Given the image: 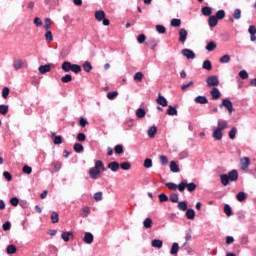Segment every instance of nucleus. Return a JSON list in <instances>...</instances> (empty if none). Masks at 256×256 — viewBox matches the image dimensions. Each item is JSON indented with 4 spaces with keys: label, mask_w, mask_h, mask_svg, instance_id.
<instances>
[{
    "label": "nucleus",
    "mask_w": 256,
    "mask_h": 256,
    "mask_svg": "<svg viewBox=\"0 0 256 256\" xmlns=\"http://www.w3.org/2000/svg\"><path fill=\"white\" fill-rule=\"evenodd\" d=\"M186 189L187 191H189V193H193V191L197 189V184H195L194 182L187 183L186 181Z\"/></svg>",
    "instance_id": "nucleus-42"
},
{
    "label": "nucleus",
    "mask_w": 256,
    "mask_h": 256,
    "mask_svg": "<svg viewBox=\"0 0 256 256\" xmlns=\"http://www.w3.org/2000/svg\"><path fill=\"white\" fill-rule=\"evenodd\" d=\"M82 67L86 73H91V71H93V65H91V62L89 61H85Z\"/></svg>",
    "instance_id": "nucleus-34"
},
{
    "label": "nucleus",
    "mask_w": 256,
    "mask_h": 256,
    "mask_svg": "<svg viewBox=\"0 0 256 256\" xmlns=\"http://www.w3.org/2000/svg\"><path fill=\"white\" fill-rule=\"evenodd\" d=\"M151 245L155 249H161L163 247V240L154 239V240L151 241Z\"/></svg>",
    "instance_id": "nucleus-28"
},
{
    "label": "nucleus",
    "mask_w": 256,
    "mask_h": 256,
    "mask_svg": "<svg viewBox=\"0 0 256 256\" xmlns=\"http://www.w3.org/2000/svg\"><path fill=\"white\" fill-rule=\"evenodd\" d=\"M107 171V168H105V164L101 160H96L94 167L90 168L89 170V177L90 179L97 180L99 177H101V173H105Z\"/></svg>",
    "instance_id": "nucleus-1"
},
{
    "label": "nucleus",
    "mask_w": 256,
    "mask_h": 256,
    "mask_svg": "<svg viewBox=\"0 0 256 256\" xmlns=\"http://www.w3.org/2000/svg\"><path fill=\"white\" fill-rule=\"evenodd\" d=\"M177 203V208L179 209V211H187L189 209L187 201H178Z\"/></svg>",
    "instance_id": "nucleus-32"
},
{
    "label": "nucleus",
    "mask_w": 256,
    "mask_h": 256,
    "mask_svg": "<svg viewBox=\"0 0 256 256\" xmlns=\"http://www.w3.org/2000/svg\"><path fill=\"white\" fill-rule=\"evenodd\" d=\"M9 203H10V205H12V207H17L20 203V200L17 196H14V197L10 198Z\"/></svg>",
    "instance_id": "nucleus-55"
},
{
    "label": "nucleus",
    "mask_w": 256,
    "mask_h": 256,
    "mask_svg": "<svg viewBox=\"0 0 256 256\" xmlns=\"http://www.w3.org/2000/svg\"><path fill=\"white\" fill-rule=\"evenodd\" d=\"M206 83L207 87H217L219 85V76H208Z\"/></svg>",
    "instance_id": "nucleus-5"
},
{
    "label": "nucleus",
    "mask_w": 256,
    "mask_h": 256,
    "mask_svg": "<svg viewBox=\"0 0 256 256\" xmlns=\"http://www.w3.org/2000/svg\"><path fill=\"white\" fill-rule=\"evenodd\" d=\"M239 180V172L236 169L229 171L227 174L220 175V183L227 187L229 183H235Z\"/></svg>",
    "instance_id": "nucleus-2"
},
{
    "label": "nucleus",
    "mask_w": 256,
    "mask_h": 256,
    "mask_svg": "<svg viewBox=\"0 0 256 256\" xmlns=\"http://www.w3.org/2000/svg\"><path fill=\"white\" fill-rule=\"evenodd\" d=\"M22 173H25L26 175H31L33 173V168L29 165H24L22 168Z\"/></svg>",
    "instance_id": "nucleus-57"
},
{
    "label": "nucleus",
    "mask_w": 256,
    "mask_h": 256,
    "mask_svg": "<svg viewBox=\"0 0 256 256\" xmlns=\"http://www.w3.org/2000/svg\"><path fill=\"white\" fill-rule=\"evenodd\" d=\"M218 21H221V19H225V10L221 9L216 12V15H214Z\"/></svg>",
    "instance_id": "nucleus-54"
},
{
    "label": "nucleus",
    "mask_w": 256,
    "mask_h": 256,
    "mask_svg": "<svg viewBox=\"0 0 256 256\" xmlns=\"http://www.w3.org/2000/svg\"><path fill=\"white\" fill-rule=\"evenodd\" d=\"M107 168L110 169V171H112V173H117L119 171L120 164L117 161H112V162L108 163Z\"/></svg>",
    "instance_id": "nucleus-14"
},
{
    "label": "nucleus",
    "mask_w": 256,
    "mask_h": 256,
    "mask_svg": "<svg viewBox=\"0 0 256 256\" xmlns=\"http://www.w3.org/2000/svg\"><path fill=\"white\" fill-rule=\"evenodd\" d=\"M223 107H225V109H227V111L230 115H231V113H233V111H235V108H233V102H231V99H229V98L222 99V103L219 104V108L223 109Z\"/></svg>",
    "instance_id": "nucleus-4"
},
{
    "label": "nucleus",
    "mask_w": 256,
    "mask_h": 256,
    "mask_svg": "<svg viewBox=\"0 0 256 256\" xmlns=\"http://www.w3.org/2000/svg\"><path fill=\"white\" fill-rule=\"evenodd\" d=\"M145 115H147V112L143 108H138L136 110V117L138 119H143L145 118Z\"/></svg>",
    "instance_id": "nucleus-40"
},
{
    "label": "nucleus",
    "mask_w": 256,
    "mask_h": 256,
    "mask_svg": "<svg viewBox=\"0 0 256 256\" xmlns=\"http://www.w3.org/2000/svg\"><path fill=\"white\" fill-rule=\"evenodd\" d=\"M13 67H14L15 71H19V69H21V67H23V60H21V59L15 60L13 63Z\"/></svg>",
    "instance_id": "nucleus-50"
},
{
    "label": "nucleus",
    "mask_w": 256,
    "mask_h": 256,
    "mask_svg": "<svg viewBox=\"0 0 256 256\" xmlns=\"http://www.w3.org/2000/svg\"><path fill=\"white\" fill-rule=\"evenodd\" d=\"M51 67H55L53 64H44L38 67V71L41 75L51 72Z\"/></svg>",
    "instance_id": "nucleus-7"
},
{
    "label": "nucleus",
    "mask_w": 256,
    "mask_h": 256,
    "mask_svg": "<svg viewBox=\"0 0 256 256\" xmlns=\"http://www.w3.org/2000/svg\"><path fill=\"white\" fill-rule=\"evenodd\" d=\"M9 93H11V90L9 89V87L5 86L2 89V97H3V99H7L9 97Z\"/></svg>",
    "instance_id": "nucleus-62"
},
{
    "label": "nucleus",
    "mask_w": 256,
    "mask_h": 256,
    "mask_svg": "<svg viewBox=\"0 0 256 256\" xmlns=\"http://www.w3.org/2000/svg\"><path fill=\"white\" fill-rule=\"evenodd\" d=\"M224 213L227 217H231V215H233V208H231V205L229 204L224 205Z\"/></svg>",
    "instance_id": "nucleus-39"
},
{
    "label": "nucleus",
    "mask_w": 256,
    "mask_h": 256,
    "mask_svg": "<svg viewBox=\"0 0 256 256\" xmlns=\"http://www.w3.org/2000/svg\"><path fill=\"white\" fill-rule=\"evenodd\" d=\"M94 17L96 19V21L103 23L104 27H109V25H111V21L109 20V18L106 17L105 11L103 10H98L95 12Z\"/></svg>",
    "instance_id": "nucleus-3"
},
{
    "label": "nucleus",
    "mask_w": 256,
    "mask_h": 256,
    "mask_svg": "<svg viewBox=\"0 0 256 256\" xmlns=\"http://www.w3.org/2000/svg\"><path fill=\"white\" fill-rule=\"evenodd\" d=\"M44 37L47 43H53V32L51 30L46 31Z\"/></svg>",
    "instance_id": "nucleus-47"
},
{
    "label": "nucleus",
    "mask_w": 256,
    "mask_h": 256,
    "mask_svg": "<svg viewBox=\"0 0 256 256\" xmlns=\"http://www.w3.org/2000/svg\"><path fill=\"white\" fill-rule=\"evenodd\" d=\"M231 61V56L229 54L223 55L219 58V63L225 64Z\"/></svg>",
    "instance_id": "nucleus-49"
},
{
    "label": "nucleus",
    "mask_w": 256,
    "mask_h": 256,
    "mask_svg": "<svg viewBox=\"0 0 256 256\" xmlns=\"http://www.w3.org/2000/svg\"><path fill=\"white\" fill-rule=\"evenodd\" d=\"M88 124H89V121L86 120L85 117H80V118H79L78 125H79L80 127L85 128V127H87Z\"/></svg>",
    "instance_id": "nucleus-56"
},
{
    "label": "nucleus",
    "mask_w": 256,
    "mask_h": 256,
    "mask_svg": "<svg viewBox=\"0 0 256 256\" xmlns=\"http://www.w3.org/2000/svg\"><path fill=\"white\" fill-rule=\"evenodd\" d=\"M249 165H251V159L249 157H244L240 160L242 171L249 169Z\"/></svg>",
    "instance_id": "nucleus-10"
},
{
    "label": "nucleus",
    "mask_w": 256,
    "mask_h": 256,
    "mask_svg": "<svg viewBox=\"0 0 256 256\" xmlns=\"http://www.w3.org/2000/svg\"><path fill=\"white\" fill-rule=\"evenodd\" d=\"M156 103L158 105H161V107H167V105H169V101H167V98H165V96L161 95V93L158 94Z\"/></svg>",
    "instance_id": "nucleus-13"
},
{
    "label": "nucleus",
    "mask_w": 256,
    "mask_h": 256,
    "mask_svg": "<svg viewBox=\"0 0 256 256\" xmlns=\"http://www.w3.org/2000/svg\"><path fill=\"white\" fill-rule=\"evenodd\" d=\"M145 169H151L153 167V160L151 158H146L143 163Z\"/></svg>",
    "instance_id": "nucleus-48"
},
{
    "label": "nucleus",
    "mask_w": 256,
    "mask_h": 256,
    "mask_svg": "<svg viewBox=\"0 0 256 256\" xmlns=\"http://www.w3.org/2000/svg\"><path fill=\"white\" fill-rule=\"evenodd\" d=\"M186 211V218L190 221H193L195 219V210L193 208H188Z\"/></svg>",
    "instance_id": "nucleus-29"
},
{
    "label": "nucleus",
    "mask_w": 256,
    "mask_h": 256,
    "mask_svg": "<svg viewBox=\"0 0 256 256\" xmlns=\"http://www.w3.org/2000/svg\"><path fill=\"white\" fill-rule=\"evenodd\" d=\"M212 137H213V139H215L216 141H221V139H223V131L220 130L219 128H216V129L212 132Z\"/></svg>",
    "instance_id": "nucleus-17"
},
{
    "label": "nucleus",
    "mask_w": 256,
    "mask_h": 256,
    "mask_svg": "<svg viewBox=\"0 0 256 256\" xmlns=\"http://www.w3.org/2000/svg\"><path fill=\"white\" fill-rule=\"evenodd\" d=\"M177 189H178V191H180V193H185V189H187V181H181L177 185Z\"/></svg>",
    "instance_id": "nucleus-43"
},
{
    "label": "nucleus",
    "mask_w": 256,
    "mask_h": 256,
    "mask_svg": "<svg viewBox=\"0 0 256 256\" xmlns=\"http://www.w3.org/2000/svg\"><path fill=\"white\" fill-rule=\"evenodd\" d=\"M181 53L184 57H186V59H195V57H197L195 52L189 48L183 49Z\"/></svg>",
    "instance_id": "nucleus-8"
},
{
    "label": "nucleus",
    "mask_w": 256,
    "mask_h": 256,
    "mask_svg": "<svg viewBox=\"0 0 256 256\" xmlns=\"http://www.w3.org/2000/svg\"><path fill=\"white\" fill-rule=\"evenodd\" d=\"M179 253V243L174 242L170 249V255H177Z\"/></svg>",
    "instance_id": "nucleus-35"
},
{
    "label": "nucleus",
    "mask_w": 256,
    "mask_h": 256,
    "mask_svg": "<svg viewBox=\"0 0 256 256\" xmlns=\"http://www.w3.org/2000/svg\"><path fill=\"white\" fill-rule=\"evenodd\" d=\"M114 153L115 155H123V153H125V147L123 146V144H117L114 147Z\"/></svg>",
    "instance_id": "nucleus-26"
},
{
    "label": "nucleus",
    "mask_w": 256,
    "mask_h": 256,
    "mask_svg": "<svg viewBox=\"0 0 256 256\" xmlns=\"http://www.w3.org/2000/svg\"><path fill=\"white\" fill-rule=\"evenodd\" d=\"M229 139L233 140L235 137H237V127H232V129L228 133Z\"/></svg>",
    "instance_id": "nucleus-51"
},
{
    "label": "nucleus",
    "mask_w": 256,
    "mask_h": 256,
    "mask_svg": "<svg viewBox=\"0 0 256 256\" xmlns=\"http://www.w3.org/2000/svg\"><path fill=\"white\" fill-rule=\"evenodd\" d=\"M9 113V105L0 104V115H7Z\"/></svg>",
    "instance_id": "nucleus-46"
},
{
    "label": "nucleus",
    "mask_w": 256,
    "mask_h": 256,
    "mask_svg": "<svg viewBox=\"0 0 256 256\" xmlns=\"http://www.w3.org/2000/svg\"><path fill=\"white\" fill-rule=\"evenodd\" d=\"M206 51H215L217 49V43L215 41H210L205 47Z\"/></svg>",
    "instance_id": "nucleus-31"
},
{
    "label": "nucleus",
    "mask_w": 256,
    "mask_h": 256,
    "mask_svg": "<svg viewBox=\"0 0 256 256\" xmlns=\"http://www.w3.org/2000/svg\"><path fill=\"white\" fill-rule=\"evenodd\" d=\"M202 69H205L206 71H211V69H213V64H211V60H204L202 64Z\"/></svg>",
    "instance_id": "nucleus-37"
},
{
    "label": "nucleus",
    "mask_w": 256,
    "mask_h": 256,
    "mask_svg": "<svg viewBox=\"0 0 256 256\" xmlns=\"http://www.w3.org/2000/svg\"><path fill=\"white\" fill-rule=\"evenodd\" d=\"M143 77H145V75L143 74V72H136L134 74V81H136V83H141V81H143Z\"/></svg>",
    "instance_id": "nucleus-38"
},
{
    "label": "nucleus",
    "mask_w": 256,
    "mask_h": 256,
    "mask_svg": "<svg viewBox=\"0 0 256 256\" xmlns=\"http://www.w3.org/2000/svg\"><path fill=\"white\" fill-rule=\"evenodd\" d=\"M187 31L185 30V28H182L179 30V41L180 43H185L187 41Z\"/></svg>",
    "instance_id": "nucleus-21"
},
{
    "label": "nucleus",
    "mask_w": 256,
    "mask_h": 256,
    "mask_svg": "<svg viewBox=\"0 0 256 256\" xmlns=\"http://www.w3.org/2000/svg\"><path fill=\"white\" fill-rule=\"evenodd\" d=\"M236 199L239 203H243L247 199V193L240 191L236 194Z\"/></svg>",
    "instance_id": "nucleus-30"
},
{
    "label": "nucleus",
    "mask_w": 256,
    "mask_h": 256,
    "mask_svg": "<svg viewBox=\"0 0 256 256\" xmlns=\"http://www.w3.org/2000/svg\"><path fill=\"white\" fill-rule=\"evenodd\" d=\"M95 239V236H93V233L86 232L83 237V241L86 243V245H91Z\"/></svg>",
    "instance_id": "nucleus-15"
},
{
    "label": "nucleus",
    "mask_w": 256,
    "mask_h": 256,
    "mask_svg": "<svg viewBox=\"0 0 256 256\" xmlns=\"http://www.w3.org/2000/svg\"><path fill=\"white\" fill-rule=\"evenodd\" d=\"M218 23H219V20L216 18L215 15L209 16L208 25L209 27H211V29H213V27H217Z\"/></svg>",
    "instance_id": "nucleus-19"
},
{
    "label": "nucleus",
    "mask_w": 256,
    "mask_h": 256,
    "mask_svg": "<svg viewBox=\"0 0 256 256\" xmlns=\"http://www.w3.org/2000/svg\"><path fill=\"white\" fill-rule=\"evenodd\" d=\"M168 200L171 201V203H178L179 202V194H177V193L170 194Z\"/></svg>",
    "instance_id": "nucleus-53"
},
{
    "label": "nucleus",
    "mask_w": 256,
    "mask_h": 256,
    "mask_svg": "<svg viewBox=\"0 0 256 256\" xmlns=\"http://www.w3.org/2000/svg\"><path fill=\"white\" fill-rule=\"evenodd\" d=\"M143 226L145 229H151V227H153V219L151 218H146L144 221H143Z\"/></svg>",
    "instance_id": "nucleus-41"
},
{
    "label": "nucleus",
    "mask_w": 256,
    "mask_h": 256,
    "mask_svg": "<svg viewBox=\"0 0 256 256\" xmlns=\"http://www.w3.org/2000/svg\"><path fill=\"white\" fill-rule=\"evenodd\" d=\"M235 19L236 20L241 19V9H239V8L234 10L233 17L232 16L229 17V22L233 23L235 21Z\"/></svg>",
    "instance_id": "nucleus-20"
},
{
    "label": "nucleus",
    "mask_w": 256,
    "mask_h": 256,
    "mask_svg": "<svg viewBox=\"0 0 256 256\" xmlns=\"http://www.w3.org/2000/svg\"><path fill=\"white\" fill-rule=\"evenodd\" d=\"M118 95H119V92L117 91L108 92L107 99H109V101H113Z\"/></svg>",
    "instance_id": "nucleus-60"
},
{
    "label": "nucleus",
    "mask_w": 256,
    "mask_h": 256,
    "mask_svg": "<svg viewBox=\"0 0 256 256\" xmlns=\"http://www.w3.org/2000/svg\"><path fill=\"white\" fill-rule=\"evenodd\" d=\"M51 138L54 145H61L63 143V136L57 135L55 132H51Z\"/></svg>",
    "instance_id": "nucleus-12"
},
{
    "label": "nucleus",
    "mask_w": 256,
    "mask_h": 256,
    "mask_svg": "<svg viewBox=\"0 0 256 256\" xmlns=\"http://www.w3.org/2000/svg\"><path fill=\"white\" fill-rule=\"evenodd\" d=\"M201 13L205 17H210L213 13V8H211L209 6H204V7L201 8Z\"/></svg>",
    "instance_id": "nucleus-25"
},
{
    "label": "nucleus",
    "mask_w": 256,
    "mask_h": 256,
    "mask_svg": "<svg viewBox=\"0 0 256 256\" xmlns=\"http://www.w3.org/2000/svg\"><path fill=\"white\" fill-rule=\"evenodd\" d=\"M6 253L7 255H15V253H17V246L13 244L8 245L6 248Z\"/></svg>",
    "instance_id": "nucleus-27"
},
{
    "label": "nucleus",
    "mask_w": 256,
    "mask_h": 256,
    "mask_svg": "<svg viewBox=\"0 0 256 256\" xmlns=\"http://www.w3.org/2000/svg\"><path fill=\"white\" fill-rule=\"evenodd\" d=\"M171 27H181V19L174 18L170 21Z\"/></svg>",
    "instance_id": "nucleus-59"
},
{
    "label": "nucleus",
    "mask_w": 256,
    "mask_h": 256,
    "mask_svg": "<svg viewBox=\"0 0 256 256\" xmlns=\"http://www.w3.org/2000/svg\"><path fill=\"white\" fill-rule=\"evenodd\" d=\"M120 169H122V171H129V169H131V162L125 161L120 163Z\"/></svg>",
    "instance_id": "nucleus-44"
},
{
    "label": "nucleus",
    "mask_w": 256,
    "mask_h": 256,
    "mask_svg": "<svg viewBox=\"0 0 256 256\" xmlns=\"http://www.w3.org/2000/svg\"><path fill=\"white\" fill-rule=\"evenodd\" d=\"M62 83H71L73 81V76L71 74H66L61 77Z\"/></svg>",
    "instance_id": "nucleus-52"
},
{
    "label": "nucleus",
    "mask_w": 256,
    "mask_h": 256,
    "mask_svg": "<svg viewBox=\"0 0 256 256\" xmlns=\"http://www.w3.org/2000/svg\"><path fill=\"white\" fill-rule=\"evenodd\" d=\"M194 103H197L198 105H207L209 99H207V96L198 95L194 98Z\"/></svg>",
    "instance_id": "nucleus-9"
},
{
    "label": "nucleus",
    "mask_w": 256,
    "mask_h": 256,
    "mask_svg": "<svg viewBox=\"0 0 256 256\" xmlns=\"http://www.w3.org/2000/svg\"><path fill=\"white\" fill-rule=\"evenodd\" d=\"M73 149L75 153H83V151H85V147H83V144L81 143H75Z\"/></svg>",
    "instance_id": "nucleus-36"
},
{
    "label": "nucleus",
    "mask_w": 256,
    "mask_h": 256,
    "mask_svg": "<svg viewBox=\"0 0 256 256\" xmlns=\"http://www.w3.org/2000/svg\"><path fill=\"white\" fill-rule=\"evenodd\" d=\"M148 137L150 139H155V135H157V126L152 125L147 131Z\"/></svg>",
    "instance_id": "nucleus-24"
},
{
    "label": "nucleus",
    "mask_w": 256,
    "mask_h": 256,
    "mask_svg": "<svg viewBox=\"0 0 256 256\" xmlns=\"http://www.w3.org/2000/svg\"><path fill=\"white\" fill-rule=\"evenodd\" d=\"M229 126V123L227 121L218 120V125L216 129H219L220 131H224V129H227Z\"/></svg>",
    "instance_id": "nucleus-33"
},
{
    "label": "nucleus",
    "mask_w": 256,
    "mask_h": 256,
    "mask_svg": "<svg viewBox=\"0 0 256 256\" xmlns=\"http://www.w3.org/2000/svg\"><path fill=\"white\" fill-rule=\"evenodd\" d=\"M50 219L52 223H59V213L52 212Z\"/></svg>",
    "instance_id": "nucleus-64"
},
{
    "label": "nucleus",
    "mask_w": 256,
    "mask_h": 256,
    "mask_svg": "<svg viewBox=\"0 0 256 256\" xmlns=\"http://www.w3.org/2000/svg\"><path fill=\"white\" fill-rule=\"evenodd\" d=\"M210 95L212 97L213 101H217L218 99H221V91H219V88L213 87L210 91Z\"/></svg>",
    "instance_id": "nucleus-11"
},
{
    "label": "nucleus",
    "mask_w": 256,
    "mask_h": 256,
    "mask_svg": "<svg viewBox=\"0 0 256 256\" xmlns=\"http://www.w3.org/2000/svg\"><path fill=\"white\" fill-rule=\"evenodd\" d=\"M167 115H169L170 117H175L178 115V111H177V107L176 106H168V109L166 111Z\"/></svg>",
    "instance_id": "nucleus-23"
},
{
    "label": "nucleus",
    "mask_w": 256,
    "mask_h": 256,
    "mask_svg": "<svg viewBox=\"0 0 256 256\" xmlns=\"http://www.w3.org/2000/svg\"><path fill=\"white\" fill-rule=\"evenodd\" d=\"M77 141H79L80 143H83L84 141H87V135H85V133L83 132H79L77 134V137H76Z\"/></svg>",
    "instance_id": "nucleus-58"
},
{
    "label": "nucleus",
    "mask_w": 256,
    "mask_h": 256,
    "mask_svg": "<svg viewBox=\"0 0 256 256\" xmlns=\"http://www.w3.org/2000/svg\"><path fill=\"white\" fill-rule=\"evenodd\" d=\"M158 199H159L160 203H166V201H169V196H167V194H165V193H160L158 195Z\"/></svg>",
    "instance_id": "nucleus-61"
},
{
    "label": "nucleus",
    "mask_w": 256,
    "mask_h": 256,
    "mask_svg": "<svg viewBox=\"0 0 256 256\" xmlns=\"http://www.w3.org/2000/svg\"><path fill=\"white\" fill-rule=\"evenodd\" d=\"M74 235L73 232H62L61 239L64 243H69L70 239H73Z\"/></svg>",
    "instance_id": "nucleus-18"
},
{
    "label": "nucleus",
    "mask_w": 256,
    "mask_h": 256,
    "mask_svg": "<svg viewBox=\"0 0 256 256\" xmlns=\"http://www.w3.org/2000/svg\"><path fill=\"white\" fill-rule=\"evenodd\" d=\"M147 47H149L152 51H157V45H159V40L155 38H149L146 41Z\"/></svg>",
    "instance_id": "nucleus-6"
},
{
    "label": "nucleus",
    "mask_w": 256,
    "mask_h": 256,
    "mask_svg": "<svg viewBox=\"0 0 256 256\" xmlns=\"http://www.w3.org/2000/svg\"><path fill=\"white\" fill-rule=\"evenodd\" d=\"M170 171L172 173H179V171H181V169L179 168V164L177 163V161L172 160L170 162Z\"/></svg>",
    "instance_id": "nucleus-22"
},
{
    "label": "nucleus",
    "mask_w": 256,
    "mask_h": 256,
    "mask_svg": "<svg viewBox=\"0 0 256 256\" xmlns=\"http://www.w3.org/2000/svg\"><path fill=\"white\" fill-rule=\"evenodd\" d=\"M82 69H81V65L79 64H73L72 65V73H75L76 75L81 73Z\"/></svg>",
    "instance_id": "nucleus-63"
},
{
    "label": "nucleus",
    "mask_w": 256,
    "mask_h": 256,
    "mask_svg": "<svg viewBox=\"0 0 256 256\" xmlns=\"http://www.w3.org/2000/svg\"><path fill=\"white\" fill-rule=\"evenodd\" d=\"M156 31L160 35H165V33H167V28H165L164 25L158 24V25H156Z\"/></svg>",
    "instance_id": "nucleus-45"
},
{
    "label": "nucleus",
    "mask_w": 256,
    "mask_h": 256,
    "mask_svg": "<svg viewBox=\"0 0 256 256\" xmlns=\"http://www.w3.org/2000/svg\"><path fill=\"white\" fill-rule=\"evenodd\" d=\"M61 69L62 71H64V73H69V71L73 70V63L69 61H64L61 65Z\"/></svg>",
    "instance_id": "nucleus-16"
}]
</instances>
